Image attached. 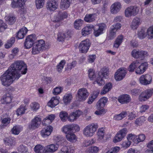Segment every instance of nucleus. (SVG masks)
<instances>
[{"label": "nucleus", "instance_id": "f257e3e1", "mask_svg": "<svg viewBox=\"0 0 153 153\" xmlns=\"http://www.w3.org/2000/svg\"><path fill=\"white\" fill-rule=\"evenodd\" d=\"M19 79L21 74H25L27 70L26 65L22 61H18L12 64L9 68Z\"/></svg>", "mask_w": 153, "mask_h": 153}, {"label": "nucleus", "instance_id": "f03ea898", "mask_svg": "<svg viewBox=\"0 0 153 153\" xmlns=\"http://www.w3.org/2000/svg\"><path fill=\"white\" fill-rule=\"evenodd\" d=\"M19 79L18 77L9 69L0 77V79L2 85L8 87L12 84L13 81Z\"/></svg>", "mask_w": 153, "mask_h": 153}, {"label": "nucleus", "instance_id": "7ed1b4c3", "mask_svg": "<svg viewBox=\"0 0 153 153\" xmlns=\"http://www.w3.org/2000/svg\"><path fill=\"white\" fill-rule=\"evenodd\" d=\"M98 127V125L97 123L90 124L84 128L83 134L86 137H92L94 134Z\"/></svg>", "mask_w": 153, "mask_h": 153}, {"label": "nucleus", "instance_id": "20e7f679", "mask_svg": "<svg viewBox=\"0 0 153 153\" xmlns=\"http://www.w3.org/2000/svg\"><path fill=\"white\" fill-rule=\"evenodd\" d=\"M45 44L43 39L38 40L34 43L33 46L32 52L33 54H38L45 48Z\"/></svg>", "mask_w": 153, "mask_h": 153}, {"label": "nucleus", "instance_id": "39448f33", "mask_svg": "<svg viewBox=\"0 0 153 153\" xmlns=\"http://www.w3.org/2000/svg\"><path fill=\"white\" fill-rule=\"evenodd\" d=\"M108 70L107 68H103L98 73V77L96 79V81L94 83L97 82L99 85L101 86L104 84L105 82L102 78H105V79L108 78Z\"/></svg>", "mask_w": 153, "mask_h": 153}, {"label": "nucleus", "instance_id": "423d86ee", "mask_svg": "<svg viewBox=\"0 0 153 153\" xmlns=\"http://www.w3.org/2000/svg\"><path fill=\"white\" fill-rule=\"evenodd\" d=\"M91 43L90 41L88 39L82 41L79 46V49L80 52L82 53H86L89 48Z\"/></svg>", "mask_w": 153, "mask_h": 153}, {"label": "nucleus", "instance_id": "0eeeda50", "mask_svg": "<svg viewBox=\"0 0 153 153\" xmlns=\"http://www.w3.org/2000/svg\"><path fill=\"white\" fill-rule=\"evenodd\" d=\"M153 94V89H148L141 93L139 97V99L140 101H144L151 97Z\"/></svg>", "mask_w": 153, "mask_h": 153}, {"label": "nucleus", "instance_id": "6e6552de", "mask_svg": "<svg viewBox=\"0 0 153 153\" xmlns=\"http://www.w3.org/2000/svg\"><path fill=\"white\" fill-rule=\"evenodd\" d=\"M36 38L35 34H32L28 36L25 39L24 45L26 49H29L34 45V42Z\"/></svg>", "mask_w": 153, "mask_h": 153}, {"label": "nucleus", "instance_id": "1a4fd4ad", "mask_svg": "<svg viewBox=\"0 0 153 153\" xmlns=\"http://www.w3.org/2000/svg\"><path fill=\"white\" fill-rule=\"evenodd\" d=\"M89 93L87 90L84 88L79 89L77 93V97L79 101H83L85 100L88 97Z\"/></svg>", "mask_w": 153, "mask_h": 153}, {"label": "nucleus", "instance_id": "9d476101", "mask_svg": "<svg viewBox=\"0 0 153 153\" xmlns=\"http://www.w3.org/2000/svg\"><path fill=\"white\" fill-rule=\"evenodd\" d=\"M127 132V129L126 128H123L120 130L116 135L113 142L116 143L121 141L125 137Z\"/></svg>", "mask_w": 153, "mask_h": 153}, {"label": "nucleus", "instance_id": "9b49d317", "mask_svg": "<svg viewBox=\"0 0 153 153\" xmlns=\"http://www.w3.org/2000/svg\"><path fill=\"white\" fill-rule=\"evenodd\" d=\"M131 54L133 57L137 59L139 58H143L148 55L147 52L146 51L136 49L133 50L131 51Z\"/></svg>", "mask_w": 153, "mask_h": 153}, {"label": "nucleus", "instance_id": "f8f14e48", "mask_svg": "<svg viewBox=\"0 0 153 153\" xmlns=\"http://www.w3.org/2000/svg\"><path fill=\"white\" fill-rule=\"evenodd\" d=\"M139 81L142 85H146L151 83L152 78L150 75L148 74L143 75L140 77Z\"/></svg>", "mask_w": 153, "mask_h": 153}, {"label": "nucleus", "instance_id": "ddd939ff", "mask_svg": "<svg viewBox=\"0 0 153 153\" xmlns=\"http://www.w3.org/2000/svg\"><path fill=\"white\" fill-rule=\"evenodd\" d=\"M127 71L123 68H120L115 73L114 78L116 81H120L122 80L125 76Z\"/></svg>", "mask_w": 153, "mask_h": 153}, {"label": "nucleus", "instance_id": "4468645a", "mask_svg": "<svg viewBox=\"0 0 153 153\" xmlns=\"http://www.w3.org/2000/svg\"><path fill=\"white\" fill-rule=\"evenodd\" d=\"M27 0H12L11 4L13 8L16 7L24 9L25 2Z\"/></svg>", "mask_w": 153, "mask_h": 153}, {"label": "nucleus", "instance_id": "2eb2a0df", "mask_svg": "<svg viewBox=\"0 0 153 153\" xmlns=\"http://www.w3.org/2000/svg\"><path fill=\"white\" fill-rule=\"evenodd\" d=\"M41 123V120L38 117H36L31 121V123L28 126L30 129H34L38 128Z\"/></svg>", "mask_w": 153, "mask_h": 153}, {"label": "nucleus", "instance_id": "dca6fc26", "mask_svg": "<svg viewBox=\"0 0 153 153\" xmlns=\"http://www.w3.org/2000/svg\"><path fill=\"white\" fill-rule=\"evenodd\" d=\"M53 128L50 126H48L43 128L40 132L42 136L44 138L47 137L49 136L53 131Z\"/></svg>", "mask_w": 153, "mask_h": 153}, {"label": "nucleus", "instance_id": "f3484780", "mask_svg": "<svg viewBox=\"0 0 153 153\" xmlns=\"http://www.w3.org/2000/svg\"><path fill=\"white\" fill-rule=\"evenodd\" d=\"M58 4L56 0H48L46 7L47 10H56L58 8Z\"/></svg>", "mask_w": 153, "mask_h": 153}, {"label": "nucleus", "instance_id": "a211bd4d", "mask_svg": "<svg viewBox=\"0 0 153 153\" xmlns=\"http://www.w3.org/2000/svg\"><path fill=\"white\" fill-rule=\"evenodd\" d=\"M58 146L56 144H51L48 145L44 148L45 153H53L58 149Z\"/></svg>", "mask_w": 153, "mask_h": 153}, {"label": "nucleus", "instance_id": "6ab92c4d", "mask_svg": "<svg viewBox=\"0 0 153 153\" xmlns=\"http://www.w3.org/2000/svg\"><path fill=\"white\" fill-rule=\"evenodd\" d=\"M148 65V64L147 62H145L141 64L137 68L136 73L139 74H143L147 68Z\"/></svg>", "mask_w": 153, "mask_h": 153}, {"label": "nucleus", "instance_id": "aec40b11", "mask_svg": "<svg viewBox=\"0 0 153 153\" xmlns=\"http://www.w3.org/2000/svg\"><path fill=\"white\" fill-rule=\"evenodd\" d=\"M141 21L140 19L137 17L134 18L130 25L131 28L133 30H136L141 24Z\"/></svg>", "mask_w": 153, "mask_h": 153}, {"label": "nucleus", "instance_id": "412c9836", "mask_svg": "<svg viewBox=\"0 0 153 153\" xmlns=\"http://www.w3.org/2000/svg\"><path fill=\"white\" fill-rule=\"evenodd\" d=\"M106 28V25L104 23H102L99 25L98 28L97 29H94V35L97 37L100 34H102L103 30Z\"/></svg>", "mask_w": 153, "mask_h": 153}, {"label": "nucleus", "instance_id": "4be33fe9", "mask_svg": "<svg viewBox=\"0 0 153 153\" xmlns=\"http://www.w3.org/2000/svg\"><path fill=\"white\" fill-rule=\"evenodd\" d=\"M131 98L129 95L124 94L119 97V102L121 104L127 103L131 101Z\"/></svg>", "mask_w": 153, "mask_h": 153}, {"label": "nucleus", "instance_id": "5701e85b", "mask_svg": "<svg viewBox=\"0 0 153 153\" xmlns=\"http://www.w3.org/2000/svg\"><path fill=\"white\" fill-rule=\"evenodd\" d=\"M108 101V99L106 97H103L101 98L98 101L96 105V107L98 110L101 109L105 105Z\"/></svg>", "mask_w": 153, "mask_h": 153}, {"label": "nucleus", "instance_id": "b1692460", "mask_svg": "<svg viewBox=\"0 0 153 153\" xmlns=\"http://www.w3.org/2000/svg\"><path fill=\"white\" fill-rule=\"evenodd\" d=\"M28 30L25 27H23L18 32L17 34V37L19 39L24 38L25 36L27 33Z\"/></svg>", "mask_w": 153, "mask_h": 153}, {"label": "nucleus", "instance_id": "393cba45", "mask_svg": "<svg viewBox=\"0 0 153 153\" xmlns=\"http://www.w3.org/2000/svg\"><path fill=\"white\" fill-rule=\"evenodd\" d=\"M5 19L8 23L10 25L14 24L16 20L15 16L13 14H9L5 16Z\"/></svg>", "mask_w": 153, "mask_h": 153}, {"label": "nucleus", "instance_id": "a878e982", "mask_svg": "<svg viewBox=\"0 0 153 153\" xmlns=\"http://www.w3.org/2000/svg\"><path fill=\"white\" fill-rule=\"evenodd\" d=\"M72 0H61L60 7L61 9H66L70 6V4L72 2Z\"/></svg>", "mask_w": 153, "mask_h": 153}, {"label": "nucleus", "instance_id": "bb28decb", "mask_svg": "<svg viewBox=\"0 0 153 153\" xmlns=\"http://www.w3.org/2000/svg\"><path fill=\"white\" fill-rule=\"evenodd\" d=\"M112 87V84L110 82L106 84L101 91L102 94H104L110 91Z\"/></svg>", "mask_w": 153, "mask_h": 153}, {"label": "nucleus", "instance_id": "cd10ccee", "mask_svg": "<svg viewBox=\"0 0 153 153\" xmlns=\"http://www.w3.org/2000/svg\"><path fill=\"white\" fill-rule=\"evenodd\" d=\"M94 28L93 25L86 26L83 28L82 30V33L83 36H86L90 34Z\"/></svg>", "mask_w": 153, "mask_h": 153}, {"label": "nucleus", "instance_id": "c85d7f7f", "mask_svg": "<svg viewBox=\"0 0 153 153\" xmlns=\"http://www.w3.org/2000/svg\"><path fill=\"white\" fill-rule=\"evenodd\" d=\"M105 133V130L103 128H99L98 129L97 135L99 141H102V140Z\"/></svg>", "mask_w": 153, "mask_h": 153}, {"label": "nucleus", "instance_id": "c756f323", "mask_svg": "<svg viewBox=\"0 0 153 153\" xmlns=\"http://www.w3.org/2000/svg\"><path fill=\"white\" fill-rule=\"evenodd\" d=\"M123 36L121 35L118 36L114 44L113 47L116 48H118L120 45L122 43L123 40Z\"/></svg>", "mask_w": 153, "mask_h": 153}, {"label": "nucleus", "instance_id": "7c9ffc66", "mask_svg": "<svg viewBox=\"0 0 153 153\" xmlns=\"http://www.w3.org/2000/svg\"><path fill=\"white\" fill-rule=\"evenodd\" d=\"M59 103V101L54 97H52L48 103L47 105L51 108L54 107Z\"/></svg>", "mask_w": 153, "mask_h": 153}, {"label": "nucleus", "instance_id": "2f4dec72", "mask_svg": "<svg viewBox=\"0 0 153 153\" xmlns=\"http://www.w3.org/2000/svg\"><path fill=\"white\" fill-rule=\"evenodd\" d=\"M138 13V10H125V14L126 17H129L136 15Z\"/></svg>", "mask_w": 153, "mask_h": 153}, {"label": "nucleus", "instance_id": "473e14b6", "mask_svg": "<svg viewBox=\"0 0 153 153\" xmlns=\"http://www.w3.org/2000/svg\"><path fill=\"white\" fill-rule=\"evenodd\" d=\"M66 137L68 141L72 142H74L76 139L75 135L72 132L66 134Z\"/></svg>", "mask_w": 153, "mask_h": 153}, {"label": "nucleus", "instance_id": "72a5a7b5", "mask_svg": "<svg viewBox=\"0 0 153 153\" xmlns=\"http://www.w3.org/2000/svg\"><path fill=\"white\" fill-rule=\"evenodd\" d=\"M72 95L71 94H65L63 98V101L64 103L67 104L70 103L72 99Z\"/></svg>", "mask_w": 153, "mask_h": 153}, {"label": "nucleus", "instance_id": "f704fd0d", "mask_svg": "<svg viewBox=\"0 0 153 153\" xmlns=\"http://www.w3.org/2000/svg\"><path fill=\"white\" fill-rule=\"evenodd\" d=\"M62 131L67 134L72 132L71 125H66L62 128Z\"/></svg>", "mask_w": 153, "mask_h": 153}, {"label": "nucleus", "instance_id": "c9c22d12", "mask_svg": "<svg viewBox=\"0 0 153 153\" xmlns=\"http://www.w3.org/2000/svg\"><path fill=\"white\" fill-rule=\"evenodd\" d=\"M4 143L6 145L9 146H12L14 145L15 141L12 138H6L4 139Z\"/></svg>", "mask_w": 153, "mask_h": 153}, {"label": "nucleus", "instance_id": "e433bc0d", "mask_svg": "<svg viewBox=\"0 0 153 153\" xmlns=\"http://www.w3.org/2000/svg\"><path fill=\"white\" fill-rule=\"evenodd\" d=\"M127 115V112L124 111L119 114L115 115L114 118L115 120H122L123 118L126 117Z\"/></svg>", "mask_w": 153, "mask_h": 153}, {"label": "nucleus", "instance_id": "4c0bfd02", "mask_svg": "<svg viewBox=\"0 0 153 153\" xmlns=\"http://www.w3.org/2000/svg\"><path fill=\"white\" fill-rule=\"evenodd\" d=\"M22 127L19 126H16L13 128L12 131V133L15 135H18L22 131Z\"/></svg>", "mask_w": 153, "mask_h": 153}, {"label": "nucleus", "instance_id": "58836bf2", "mask_svg": "<svg viewBox=\"0 0 153 153\" xmlns=\"http://www.w3.org/2000/svg\"><path fill=\"white\" fill-rule=\"evenodd\" d=\"M68 32L66 33H59L58 35V40L59 42L64 41V39L66 37H68Z\"/></svg>", "mask_w": 153, "mask_h": 153}, {"label": "nucleus", "instance_id": "ea45409f", "mask_svg": "<svg viewBox=\"0 0 153 153\" xmlns=\"http://www.w3.org/2000/svg\"><path fill=\"white\" fill-rule=\"evenodd\" d=\"M18 150L21 153H28V148L25 145H20L18 147Z\"/></svg>", "mask_w": 153, "mask_h": 153}, {"label": "nucleus", "instance_id": "a19ab883", "mask_svg": "<svg viewBox=\"0 0 153 153\" xmlns=\"http://www.w3.org/2000/svg\"><path fill=\"white\" fill-rule=\"evenodd\" d=\"M85 20L87 22H90L95 20L94 14H90L86 15L85 18Z\"/></svg>", "mask_w": 153, "mask_h": 153}, {"label": "nucleus", "instance_id": "79ce46f5", "mask_svg": "<svg viewBox=\"0 0 153 153\" xmlns=\"http://www.w3.org/2000/svg\"><path fill=\"white\" fill-rule=\"evenodd\" d=\"M67 17L68 14L66 12H64L60 15L59 18L57 16H54V18L55 19L53 21L55 22H58L64 19L67 18Z\"/></svg>", "mask_w": 153, "mask_h": 153}, {"label": "nucleus", "instance_id": "37998d69", "mask_svg": "<svg viewBox=\"0 0 153 153\" xmlns=\"http://www.w3.org/2000/svg\"><path fill=\"white\" fill-rule=\"evenodd\" d=\"M34 151L36 153H42L44 152V149L43 147L40 145L36 146L34 148Z\"/></svg>", "mask_w": 153, "mask_h": 153}, {"label": "nucleus", "instance_id": "c03bdc74", "mask_svg": "<svg viewBox=\"0 0 153 153\" xmlns=\"http://www.w3.org/2000/svg\"><path fill=\"white\" fill-rule=\"evenodd\" d=\"M83 21L80 19L76 20L74 23V25L75 28L76 29H79L82 25Z\"/></svg>", "mask_w": 153, "mask_h": 153}, {"label": "nucleus", "instance_id": "a18cd8bd", "mask_svg": "<svg viewBox=\"0 0 153 153\" xmlns=\"http://www.w3.org/2000/svg\"><path fill=\"white\" fill-rule=\"evenodd\" d=\"M139 62L137 61H134L129 66L128 70L130 72L133 71L134 69L138 66Z\"/></svg>", "mask_w": 153, "mask_h": 153}, {"label": "nucleus", "instance_id": "49530a36", "mask_svg": "<svg viewBox=\"0 0 153 153\" xmlns=\"http://www.w3.org/2000/svg\"><path fill=\"white\" fill-rule=\"evenodd\" d=\"M68 114L65 111H62L59 113V117L62 121H65L68 118Z\"/></svg>", "mask_w": 153, "mask_h": 153}, {"label": "nucleus", "instance_id": "de8ad7c7", "mask_svg": "<svg viewBox=\"0 0 153 153\" xmlns=\"http://www.w3.org/2000/svg\"><path fill=\"white\" fill-rule=\"evenodd\" d=\"M45 0H36L35 3L37 9H40L43 7Z\"/></svg>", "mask_w": 153, "mask_h": 153}, {"label": "nucleus", "instance_id": "09e8293b", "mask_svg": "<svg viewBox=\"0 0 153 153\" xmlns=\"http://www.w3.org/2000/svg\"><path fill=\"white\" fill-rule=\"evenodd\" d=\"M15 42V38L12 37L7 42V43L5 45V48H9L11 47Z\"/></svg>", "mask_w": 153, "mask_h": 153}, {"label": "nucleus", "instance_id": "8fccbe9b", "mask_svg": "<svg viewBox=\"0 0 153 153\" xmlns=\"http://www.w3.org/2000/svg\"><path fill=\"white\" fill-rule=\"evenodd\" d=\"M121 7V3L118 2L114 3L111 6L110 10H120Z\"/></svg>", "mask_w": 153, "mask_h": 153}, {"label": "nucleus", "instance_id": "3c124183", "mask_svg": "<svg viewBox=\"0 0 153 153\" xmlns=\"http://www.w3.org/2000/svg\"><path fill=\"white\" fill-rule=\"evenodd\" d=\"M11 98L9 94H6L3 96L2 101L4 102V103L7 104L10 103L11 101Z\"/></svg>", "mask_w": 153, "mask_h": 153}, {"label": "nucleus", "instance_id": "603ef678", "mask_svg": "<svg viewBox=\"0 0 153 153\" xmlns=\"http://www.w3.org/2000/svg\"><path fill=\"white\" fill-rule=\"evenodd\" d=\"M26 109L25 106L21 105L16 110V114L18 116L19 115L24 114L26 110Z\"/></svg>", "mask_w": 153, "mask_h": 153}, {"label": "nucleus", "instance_id": "864d4df0", "mask_svg": "<svg viewBox=\"0 0 153 153\" xmlns=\"http://www.w3.org/2000/svg\"><path fill=\"white\" fill-rule=\"evenodd\" d=\"M74 152L73 149L71 150L70 147L66 146H64L60 152V153H72Z\"/></svg>", "mask_w": 153, "mask_h": 153}, {"label": "nucleus", "instance_id": "5fc2aeb1", "mask_svg": "<svg viewBox=\"0 0 153 153\" xmlns=\"http://www.w3.org/2000/svg\"><path fill=\"white\" fill-rule=\"evenodd\" d=\"M65 64V60H62L57 65V70L59 72L61 71L64 67V66Z\"/></svg>", "mask_w": 153, "mask_h": 153}, {"label": "nucleus", "instance_id": "6e6d98bb", "mask_svg": "<svg viewBox=\"0 0 153 153\" xmlns=\"http://www.w3.org/2000/svg\"><path fill=\"white\" fill-rule=\"evenodd\" d=\"M55 116L53 114H51L48 116L44 119V123L47 125L48 123H51L55 118Z\"/></svg>", "mask_w": 153, "mask_h": 153}, {"label": "nucleus", "instance_id": "4d7b16f0", "mask_svg": "<svg viewBox=\"0 0 153 153\" xmlns=\"http://www.w3.org/2000/svg\"><path fill=\"white\" fill-rule=\"evenodd\" d=\"M147 34L149 39L153 38V26H151L149 28L147 31Z\"/></svg>", "mask_w": 153, "mask_h": 153}, {"label": "nucleus", "instance_id": "13d9d810", "mask_svg": "<svg viewBox=\"0 0 153 153\" xmlns=\"http://www.w3.org/2000/svg\"><path fill=\"white\" fill-rule=\"evenodd\" d=\"M88 151L90 153H97L99 150V148L96 146H91L88 149Z\"/></svg>", "mask_w": 153, "mask_h": 153}, {"label": "nucleus", "instance_id": "bf43d9fd", "mask_svg": "<svg viewBox=\"0 0 153 153\" xmlns=\"http://www.w3.org/2000/svg\"><path fill=\"white\" fill-rule=\"evenodd\" d=\"M146 36L145 31L143 29H141L140 31L138 32V37L140 39H144Z\"/></svg>", "mask_w": 153, "mask_h": 153}, {"label": "nucleus", "instance_id": "052dcab7", "mask_svg": "<svg viewBox=\"0 0 153 153\" xmlns=\"http://www.w3.org/2000/svg\"><path fill=\"white\" fill-rule=\"evenodd\" d=\"M146 136L145 134H139L138 136V137H137H137L136 138V144L143 141L144 140Z\"/></svg>", "mask_w": 153, "mask_h": 153}, {"label": "nucleus", "instance_id": "680f3d73", "mask_svg": "<svg viewBox=\"0 0 153 153\" xmlns=\"http://www.w3.org/2000/svg\"><path fill=\"white\" fill-rule=\"evenodd\" d=\"M145 120V117L142 116L137 119L135 122V123L137 125L140 126L142 125V123H143Z\"/></svg>", "mask_w": 153, "mask_h": 153}, {"label": "nucleus", "instance_id": "e2e57ef3", "mask_svg": "<svg viewBox=\"0 0 153 153\" xmlns=\"http://www.w3.org/2000/svg\"><path fill=\"white\" fill-rule=\"evenodd\" d=\"M137 136L131 134H129L127 137V139L128 140H132L134 143H136V138Z\"/></svg>", "mask_w": 153, "mask_h": 153}, {"label": "nucleus", "instance_id": "0e129e2a", "mask_svg": "<svg viewBox=\"0 0 153 153\" xmlns=\"http://www.w3.org/2000/svg\"><path fill=\"white\" fill-rule=\"evenodd\" d=\"M120 150L119 147L116 146L108 150L105 153H117Z\"/></svg>", "mask_w": 153, "mask_h": 153}, {"label": "nucleus", "instance_id": "69168bd1", "mask_svg": "<svg viewBox=\"0 0 153 153\" xmlns=\"http://www.w3.org/2000/svg\"><path fill=\"white\" fill-rule=\"evenodd\" d=\"M30 107L32 110L36 111L39 109V105L38 103L34 102L31 104Z\"/></svg>", "mask_w": 153, "mask_h": 153}, {"label": "nucleus", "instance_id": "338daca9", "mask_svg": "<svg viewBox=\"0 0 153 153\" xmlns=\"http://www.w3.org/2000/svg\"><path fill=\"white\" fill-rule=\"evenodd\" d=\"M62 89V88L60 87H56L53 89V93L54 95L58 94L61 92Z\"/></svg>", "mask_w": 153, "mask_h": 153}, {"label": "nucleus", "instance_id": "774afa93", "mask_svg": "<svg viewBox=\"0 0 153 153\" xmlns=\"http://www.w3.org/2000/svg\"><path fill=\"white\" fill-rule=\"evenodd\" d=\"M19 51L18 48H13L12 51V53L9 55V57L11 59H13L14 56H16Z\"/></svg>", "mask_w": 153, "mask_h": 153}]
</instances>
